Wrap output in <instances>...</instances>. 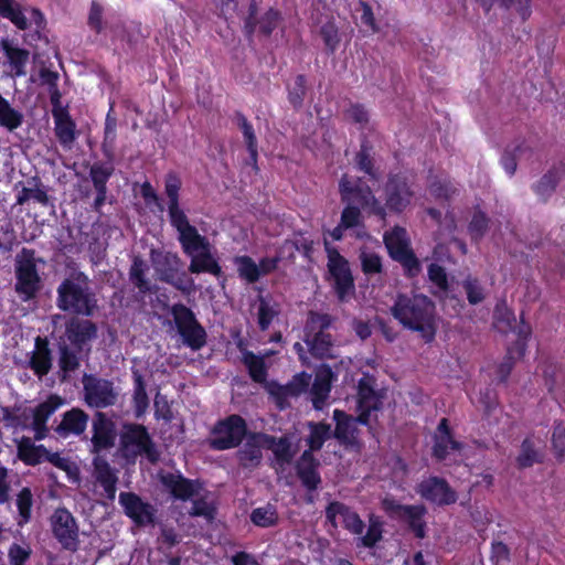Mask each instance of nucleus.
Instances as JSON below:
<instances>
[{"mask_svg":"<svg viewBox=\"0 0 565 565\" xmlns=\"http://www.w3.org/2000/svg\"><path fill=\"white\" fill-rule=\"evenodd\" d=\"M393 317L405 328L431 341L436 333L435 305L424 295H398L391 308Z\"/></svg>","mask_w":565,"mask_h":565,"instance_id":"obj_1","label":"nucleus"},{"mask_svg":"<svg viewBox=\"0 0 565 565\" xmlns=\"http://www.w3.org/2000/svg\"><path fill=\"white\" fill-rule=\"evenodd\" d=\"M341 200L347 204L341 214V226L353 228L361 224V211L377 215L384 218L386 215L384 205L373 195L369 186H361L344 174L339 183Z\"/></svg>","mask_w":565,"mask_h":565,"instance_id":"obj_2","label":"nucleus"},{"mask_svg":"<svg viewBox=\"0 0 565 565\" xmlns=\"http://www.w3.org/2000/svg\"><path fill=\"white\" fill-rule=\"evenodd\" d=\"M181 247L190 258L189 270L192 274L209 273L221 275V267L212 255L209 239L201 235L196 227L189 225L177 231Z\"/></svg>","mask_w":565,"mask_h":565,"instance_id":"obj_3","label":"nucleus"},{"mask_svg":"<svg viewBox=\"0 0 565 565\" xmlns=\"http://www.w3.org/2000/svg\"><path fill=\"white\" fill-rule=\"evenodd\" d=\"M57 307L64 311L90 316L96 299L89 291L87 277L82 273L66 278L57 288Z\"/></svg>","mask_w":565,"mask_h":565,"instance_id":"obj_4","label":"nucleus"},{"mask_svg":"<svg viewBox=\"0 0 565 565\" xmlns=\"http://www.w3.org/2000/svg\"><path fill=\"white\" fill-rule=\"evenodd\" d=\"M119 451L128 461L135 462L138 456H146L150 461L157 460L154 445L142 425H125L120 434Z\"/></svg>","mask_w":565,"mask_h":565,"instance_id":"obj_5","label":"nucleus"},{"mask_svg":"<svg viewBox=\"0 0 565 565\" xmlns=\"http://www.w3.org/2000/svg\"><path fill=\"white\" fill-rule=\"evenodd\" d=\"M331 324V318L328 315H309L306 324V343L312 355L319 359L333 358L334 345L332 337L326 330Z\"/></svg>","mask_w":565,"mask_h":565,"instance_id":"obj_6","label":"nucleus"},{"mask_svg":"<svg viewBox=\"0 0 565 565\" xmlns=\"http://www.w3.org/2000/svg\"><path fill=\"white\" fill-rule=\"evenodd\" d=\"M15 291L24 301L32 299L40 289L41 279L36 269L34 252L23 248L14 262Z\"/></svg>","mask_w":565,"mask_h":565,"instance_id":"obj_7","label":"nucleus"},{"mask_svg":"<svg viewBox=\"0 0 565 565\" xmlns=\"http://www.w3.org/2000/svg\"><path fill=\"white\" fill-rule=\"evenodd\" d=\"M171 313L183 343L192 350H200L206 342V333L194 313L184 305H174Z\"/></svg>","mask_w":565,"mask_h":565,"instance_id":"obj_8","label":"nucleus"},{"mask_svg":"<svg viewBox=\"0 0 565 565\" xmlns=\"http://www.w3.org/2000/svg\"><path fill=\"white\" fill-rule=\"evenodd\" d=\"M246 434V424L238 415H232L220 422L213 429L210 445L217 450L234 448Z\"/></svg>","mask_w":565,"mask_h":565,"instance_id":"obj_9","label":"nucleus"},{"mask_svg":"<svg viewBox=\"0 0 565 565\" xmlns=\"http://www.w3.org/2000/svg\"><path fill=\"white\" fill-rule=\"evenodd\" d=\"M0 15L10 20L19 30L44 26V17L35 8H24L15 0H0Z\"/></svg>","mask_w":565,"mask_h":565,"instance_id":"obj_10","label":"nucleus"},{"mask_svg":"<svg viewBox=\"0 0 565 565\" xmlns=\"http://www.w3.org/2000/svg\"><path fill=\"white\" fill-rule=\"evenodd\" d=\"M328 268L333 278L334 289L341 301L348 300L354 292V284L348 262L335 250L327 246Z\"/></svg>","mask_w":565,"mask_h":565,"instance_id":"obj_11","label":"nucleus"},{"mask_svg":"<svg viewBox=\"0 0 565 565\" xmlns=\"http://www.w3.org/2000/svg\"><path fill=\"white\" fill-rule=\"evenodd\" d=\"M51 527L54 537L60 544L70 551H75L78 545V525L72 513L58 508L51 516Z\"/></svg>","mask_w":565,"mask_h":565,"instance_id":"obj_12","label":"nucleus"},{"mask_svg":"<svg viewBox=\"0 0 565 565\" xmlns=\"http://www.w3.org/2000/svg\"><path fill=\"white\" fill-rule=\"evenodd\" d=\"M83 385L85 402L89 406L104 408L116 403L117 393L111 382L86 375L83 380Z\"/></svg>","mask_w":565,"mask_h":565,"instance_id":"obj_13","label":"nucleus"},{"mask_svg":"<svg viewBox=\"0 0 565 565\" xmlns=\"http://www.w3.org/2000/svg\"><path fill=\"white\" fill-rule=\"evenodd\" d=\"M119 503L124 508L127 516L140 526L153 525L156 509L150 503L143 502L132 492H121Z\"/></svg>","mask_w":565,"mask_h":565,"instance_id":"obj_14","label":"nucleus"},{"mask_svg":"<svg viewBox=\"0 0 565 565\" xmlns=\"http://www.w3.org/2000/svg\"><path fill=\"white\" fill-rule=\"evenodd\" d=\"M413 195L414 192L408 180L403 175H394L385 185L386 204L384 207L393 212H402L411 204Z\"/></svg>","mask_w":565,"mask_h":565,"instance_id":"obj_15","label":"nucleus"},{"mask_svg":"<svg viewBox=\"0 0 565 565\" xmlns=\"http://www.w3.org/2000/svg\"><path fill=\"white\" fill-rule=\"evenodd\" d=\"M418 493L426 500L436 504H451L456 502L457 495L448 483L440 478L430 477L418 486Z\"/></svg>","mask_w":565,"mask_h":565,"instance_id":"obj_16","label":"nucleus"},{"mask_svg":"<svg viewBox=\"0 0 565 565\" xmlns=\"http://www.w3.org/2000/svg\"><path fill=\"white\" fill-rule=\"evenodd\" d=\"M181 188L180 179L174 174H169L166 179V193L168 196V212L171 225L179 231L190 224L188 216L179 205V190Z\"/></svg>","mask_w":565,"mask_h":565,"instance_id":"obj_17","label":"nucleus"},{"mask_svg":"<svg viewBox=\"0 0 565 565\" xmlns=\"http://www.w3.org/2000/svg\"><path fill=\"white\" fill-rule=\"evenodd\" d=\"M326 515L328 521H330L333 526H337L339 523H341L347 530H349L353 534H363V521L355 512L350 510L347 505L340 502H332L327 508Z\"/></svg>","mask_w":565,"mask_h":565,"instance_id":"obj_18","label":"nucleus"},{"mask_svg":"<svg viewBox=\"0 0 565 565\" xmlns=\"http://www.w3.org/2000/svg\"><path fill=\"white\" fill-rule=\"evenodd\" d=\"M164 488L173 498L186 501L200 495L201 484L189 480L179 473H167L161 477Z\"/></svg>","mask_w":565,"mask_h":565,"instance_id":"obj_19","label":"nucleus"},{"mask_svg":"<svg viewBox=\"0 0 565 565\" xmlns=\"http://www.w3.org/2000/svg\"><path fill=\"white\" fill-rule=\"evenodd\" d=\"M116 429L113 420L107 418L105 414L97 413L93 420L92 444L95 452L106 450L115 445Z\"/></svg>","mask_w":565,"mask_h":565,"instance_id":"obj_20","label":"nucleus"},{"mask_svg":"<svg viewBox=\"0 0 565 565\" xmlns=\"http://www.w3.org/2000/svg\"><path fill=\"white\" fill-rule=\"evenodd\" d=\"M381 405L380 397L373 387L371 377L365 376L359 382L358 408L360 411L359 419L362 424H367L371 413L377 411Z\"/></svg>","mask_w":565,"mask_h":565,"instance_id":"obj_21","label":"nucleus"},{"mask_svg":"<svg viewBox=\"0 0 565 565\" xmlns=\"http://www.w3.org/2000/svg\"><path fill=\"white\" fill-rule=\"evenodd\" d=\"M54 118V132L64 149H72L76 139V124L65 108L52 110Z\"/></svg>","mask_w":565,"mask_h":565,"instance_id":"obj_22","label":"nucleus"},{"mask_svg":"<svg viewBox=\"0 0 565 565\" xmlns=\"http://www.w3.org/2000/svg\"><path fill=\"white\" fill-rule=\"evenodd\" d=\"M62 405L63 401L58 396L52 395L32 411V429L34 430V437L36 440L45 438L47 433L46 422Z\"/></svg>","mask_w":565,"mask_h":565,"instance_id":"obj_23","label":"nucleus"},{"mask_svg":"<svg viewBox=\"0 0 565 565\" xmlns=\"http://www.w3.org/2000/svg\"><path fill=\"white\" fill-rule=\"evenodd\" d=\"M1 50L7 58L9 75L13 78L26 75V65L30 58V52L13 45L11 42L3 40Z\"/></svg>","mask_w":565,"mask_h":565,"instance_id":"obj_24","label":"nucleus"},{"mask_svg":"<svg viewBox=\"0 0 565 565\" xmlns=\"http://www.w3.org/2000/svg\"><path fill=\"white\" fill-rule=\"evenodd\" d=\"M266 434H253L247 437L243 448L238 451L239 462L246 467H256L259 465L263 454L262 450L266 449Z\"/></svg>","mask_w":565,"mask_h":565,"instance_id":"obj_25","label":"nucleus"},{"mask_svg":"<svg viewBox=\"0 0 565 565\" xmlns=\"http://www.w3.org/2000/svg\"><path fill=\"white\" fill-rule=\"evenodd\" d=\"M333 417L337 422L334 437L345 446H358V423H361L359 417L353 418L341 411H334Z\"/></svg>","mask_w":565,"mask_h":565,"instance_id":"obj_26","label":"nucleus"},{"mask_svg":"<svg viewBox=\"0 0 565 565\" xmlns=\"http://www.w3.org/2000/svg\"><path fill=\"white\" fill-rule=\"evenodd\" d=\"M151 262L162 281H172V275L182 266L180 257L170 252L151 250Z\"/></svg>","mask_w":565,"mask_h":565,"instance_id":"obj_27","label":"nucleus"},{"mask_svg":"<svg viewBox=\"0 0 565 565\" xmlns=\"http://www.w3.org/2000/svg\"><path fill=\"white\" fill-rule=\"evenodd\" d=\"M94 477L104 489V495L113 501L116 495L118 477L105 459L99 457L94 459Z\"/></svg>","mask_w":565,"mask_h":565,"instance_id":"obj_28","label":"nucleus"},{"mask_svg":"<svg viewBox=\"0 0 565 565\" xmlns=\"http://www.w3.org/2000/svg\"><path fill=\"white\" fill-rule=\"evenodd\" d=\"M319 462L315 459L310 450H306L297 463V472L303 486L309 490H315L320 483V477L317 471Z\"/></svg>","mask_w":565,"mask_h":565,"instance_id":"obj_29","label":"nucleus"},{"mask_svg":"<svg viewBox=\"0 0 565 565\" xmlns=\"http://www.w3.org/2000/svg\"><path fill=\"white\" fill-rule=\"evenodd\" d=\"M461 444L452 439L448 428V422L443 418L438 425V435L434 446V455L436 458L444 460L449 455L460 451Z\"/></svg>","mask_w":565,"mask_h":565,"instance_id":"obj_30","label":"nucleus"},{"mask_svg":"<svg viewBox=\"0 0 565 565\" xmlns=\"http://www.w3.org/2000/svg\"><path fill=\"white\" fill-rule=\"evenodd\" d=\"M266 449L273 451L275 457V466L284 468L289 465L296 454L291 447V441L288 437L276 438L267 435Z\"/></svg>","mask_w":565,"mask_h":565,"instance_id":"obj_31","label":"nucleus"},{"mask_svg":"<svg viewBox=\"0 0 565 565\" xmlns=\"http://www.w3.org/2000/svg\"><path fill=\"white\" fill-rule=\"evenodd\" d=\"M87 422L88 416L82 409L73 408L64 414L56 430L62 436L79 435L86 429Z\"/></svg>","mask_w":565,"mask_h":565,"instance_id":"obj_32","label":"nucleus"},{"mask_svg":"<svg viewBox=\"0 0 565 565\" xmlns=\"http://www.w3.org/2000/svg\"><path fill=\"white\" fill-rule=\"evenodd\" d=\"M28 364L40 377L47 374L51 369V353L47 348V343L40 337L35 340V349L32 352Z\"/></svg>","mask_w":565,"mask_h":565,"instance_id":"obj_33","label":"nucleus"},{"mask_svg":"<svg viewBox=\"0 0 565 565\" xmlns=\"http://www.w3.org/2000/svg\"><path fill=\"white\" fill-rule=\"evenodd\" d=\"M541 441L533 437L525 438L520 448L516 457V465L519 468H529L543 458Z\"/></svg>","mask_w":565,"mask_h":565,"instance_id":"obj_34","label":"nucleus"},{"mask_svg":"<svg viewBox=\"0 0 565 565\" xmlns=\"http://www.w3.org/2000/svg\"><path fill=\"white\" fill-rule=\"evenodd\" d=\"M385 246L393 259L411 252L407 233L402 227H395L384 235Z\"/></svg>","mask_w":565,"mask_h":565,"instance_id":"obj_35","label":"nucleus"},{"mask_svg":"<svg viewBox=\"0 0 565 565\" xmlns=\"http://www.w3.org/2000/svg\"><path fill=\"white\" fill-rule=\"evenodd\" d=\"M46 452L47 449L44 446H35L29 437H22L18 441L19 458L28 465L34 466L40 463Z\"/></svg>","mask_w":565,"mask_h":565,"instance_id":"obj_36","label":"nucleus"},{"mask_svg":"<svg viewBox=\"0 0 565 565\" xmlns=\"http://www.w3.org/2000/svg\"><path fill=\"white\" fill-rule=\"evenodd\" d=\"M310 376L302 375L286 386L271 387L270 393L276 396V402L280 408L285 407L286 399L289 396H297L309 385Z\"/></svg>","mask_w":565,"mask_h":565,"instance_id":"obj_37","label":"nucleus"},{"mask_svg":"<svg viewBox=\"0 0 565 565\" xmlns=\"http://www.w3.org/2000/svg\"><path fill=\"white\" fill-rule=\"evenodd\" d=\"M257 322L262 330L268 329L273 320L278 316L279 308L276 301L267 297H259L255 305Z\"/></svg>","mask_w":565,"mask_h":565,"instance_id":"obj_38","label":"nucleus"},{"mask_svg":"<svg viewBox=\"0 0 565 565\" xmlns=\"http://www.w3.org/2000/svg\"><path fill=\"white\" fill-rule=\"evenodd\" d=\"M403 511L402 519L408 523L417 537L423 539L425 536V522L423 520L426 512L425 508L423 505H406Z\"/></svg>","mask_w":565,"mask_h":565,"instance_id":"obj_39","label":"nucleus"},{"mask_svg":"<svg viewBox=\"0 0 565 565\" xmlns=\"http://www.w3.org/2000/svg\"><path fill=\"white\" fill-rule=\"evenodd\" d=\"M309 435L306 439L309 446L310 452L319 450L323 446L324 441L331 436V426L323 423H309Z\"/></svg>","mask_w":565,"mask_h":565,"instance_id":"obj_40","label":"nucleus"},{"mask_svg":"<svg viewBox=\"0 0 565 565\" xmlns=\"http://www.w3.org/2000/svg\"><path fill=\"white\" fill-rule=\"evenodd\" d=\"M22 121L23 115L0 95V125L12 131L19 128Z\"/></svg>","mask_w":565,"mask_h":565,"instance_id":"obj_41","label":"nucleus"},{"mask_svg":"<svg viewBox=\"0 0 565 565\" xmlns=\"http://www.w3.org/2000/svg\"><path fill=\"white\" fill-rule=\"evenodd\" d=\"M44 459L51 462L56 468L66 472V476L70 481L76 482L79 480V469L77 465L72 461L70 458L62 457L57 452H50L47 450Z\"/></svg>","mask_w":565,"mask_h":565,"instance_id":"obj_42","label":"nucleus"},{"mask_svg":"<svg viewBox=\"0 0 565 565\" xmlns=\"http://www.w3.org/2000/svg\"><path fill=\"white\" fill-rule=\"evenodd\" d=\"M237 273L241 278L252 284L257 281L259 276L258 265L248 256H237L234 258Z\"/></svg>","mask_w":565,"mask_h":565,"instance_id":"obj_43","label":"nucleus"},{"mask_svg":"<svg viewBox=\"0 0 565 565\" xmlns=\"http://www.w3.org/2000/svg\"><path fill=\"white\" fill-rule=\"evenodd\" d=\"M113 173V168L105 164H94L90 168V178L97 193L102 199L106 195V183Z\"/></svg>","mask_w":565,"mask_h":565,"instance_id":"obj_44","label":"nucleus"},{"mask_svg":"<svg viewBox=\"0 0 565 565\" xmlns=\"http://www.w3.org/2000/svg\"><path fill=\"white\" fill-rule=\"evenodd\" d=\"M134 404L137 417L142 416L146 413L149 405V399L142 376L138 373H135Z\"/></svg>","mask_w":565,"mask_h":565,"instance_id":"obj_45","label":"nucleus"},{"mask_svg":"<svg viewBox=\"0 0 565 565\" xmlns=\"http://www.w3.org/2000/svg\"><path fill=\"white\" fill-rule=\"evenodd\" d=\"M29 200H33L42 205L49 204V195L43 186H23L17 196V204L23 205Z\"/></svg>","mask_w":565,"mask_h":565,"instance_id":"obj_46","label":"nucleus"},{"mask_svg":"<svg viewBox=\"0 0 565 565\" xmlns=\"http://www.w3.org/2000/svg\"><path fill=\"white\" fill-rule=\"evenodd\" d=\"M33 505V495L29 488H23L17 497V507L19 511V525L29 522L31 518V508Z\"/></svg>","mask_w":565,"mask_h":565,"instance_id":"obj_47","label":"nucleus"},{"mask_svg":"<svg viewBox=\"0 0 565 565\" xmlns=\"http://www.w3.org/2000/svg\"><path fill=\"white\" fill-rule=\"evenodd\" d=\"M252 522L257 526H271L277 522V512L273 505H265L262 508H257L252 512L250 515Z\"/></svg>","mask_w":565,"mask_h":565,"instance_id":"obj_48","label":"nucleus"},{"mask_svg":"<svg viewBox=\"0 0 565 565\" xmlns=\"http://www.w3.org/2000/svg\"><path fill=\"white\" fill-rule=\"evenodd\" d=\"M244 363L254 381L262 383L266 380V369L263 358L247 352L244 354Z\"/></svg>","mask_w":565,"mask_h":565,"instance_id":"obj_49","label":"nucleus"},{"mask_svg":"<svg viewBox=\"0 0 565 565\" xmlns=\"http://www.w3.org/2000/svg\"><path fill=\"white\" fill-rule=\"evenodd\" d=\"M382 523L376 518H370L367 531L359 535V542L365 547H373L382 540Z\"/></svg>","mask_w":565,"mask_h":565,"instance_id":"obj_50","label":"nucleus"},{"mask_svg":"<svg viewBox=\"0 0 565 565\" xmlns=\"http://www.w3.org/2000/svg\"><path fill=\"white\" fill-rule=\"evenodd\" d=\"M68 333L70 338L74 337L75 341L84 342L96 335V327L90 321L72 323Z\"/></svg>","mask_w":565,"mask_h":565,"instance_id":"obj_51","label":"nucleus"},{"mask_svg":"<svg viewBox=\"0 0 565 565\" xmlns=\"http://www.w3.org/2000/svg\"><path fill=\"white\" fill-rule=\"evenodd\" d=\"M558 181V173L556 171H550L541 178V180L536 183L534 190L536 194L540 195L542 199H546L555 190V186Z\"/></svg>","mask_w":565,"mask_h":565,"instance_id":"obj_52","label":"nucleus"},{"mask_svg":"<svg viewBox=\"0 0 565 565\" xmlns=\"http://www.w3.org/2000/svg\"><path fill=\"white\" fill-rule=\"evenodd\" d=\"M146 265L141 259H135L130 268V280L140 292L149 290V282L145 278Z\"/></svg>","mask_w":565,"mask_h":565,"instance_id":"obj_53","label":"nucleus"},{"mask_svg":"<svg viewBox=\"0 0 565 565\" xmlns=\"http://www.w3.org/2000/svg\"><path fill=\"white\" fill-rule=\"evenodd\" d=\"M116 119L108 114L105 120L103 149L107 157H111L116 141Z\"/></svg>","mask_w":565,"mask_h":565,"instance_id":"obj_54","label":"nucleus"},{"mask_svg":"<svg viewBox=\"0 0 565 565\" xmlns=\"http://www.w3.org/2000/svg\"><path fill=\"white\" fill-rule=\"evenodd\" d=\"M362 269L365 274H379L382 270L381 257L367 249H363L360 255Z\"/></svg>","mask_w":565,"mask_h":565,"instance_id":"obj_55","label":"nucleus"},{"mask_svg":"<svg viewBox=\"0 0 565 565\" xmlns=\"http://www.w3.org/2000/svg\"><path fill=\"white\" fill-rule=\"evenodd\" d=\"M331 384L315 380L311 387L312 403L316 409H321L329 396Z\"/></svg>","mask_w":565,"mask_h":565,"instance_id":"obj_56","label":"nucleus"},{"mask_svg":"<svg viewBox=\"0 0 565 565\" xmlns=\"http://www.w3.org/2000/svg\"><path fill=\"white\" fill-rule=\"evenodd\" d=\"M239 127L242 129L244 139H245L246 145H247V149H248V151L250 153V157H252L253 160H256V157H257V140H256V136L254 134V129H253L252 125L243 116L239 117Z\"/></svg>","mask_w":565,"mask_h":565,"instance_id":"obj_57","label":"nucleus"},{"mask_svg":"<svg viewBox=\"0 0 565 565\" xmlns=\"http://www.w3.org/2000/svg\"><path fill=\"white\" fill-rule=\"evenodd\" d=\"M320 34L324 41L326 46L331 52H333L340 42L338 28L334 22L328 21L326 24H323L321 26Z\"/></svg>","mask_w":565,"mask_h":565,"instance_id":"obj_58","label":"nucleus"},{"mask_svg":"<svg viewBox=\"0 0 565 565\" xmlns=\"http://www.w3.org/2000/svg\"><path fill=\"white\" fill-rule=\"evenodd\" d=\"M428 277L439 291H446L448 289L447 274L441 266L430 264L428 267Z\"/></svg>","mask_w":565,"mask_h":565,"instance_id":"obj_59","label":"nucleus"},{"mask_svg":"<svg viewBox=\"0 0 565 565\" xmlns=\"http://www.w3.org/2000/svg\"><path fill=\"white\" fill-rule=\"evenodd\" d=\"M488 227V218L481 212L473 214L469 223V233L473 239H479L483 236Z\"/></svg>","mask_w":565,"mask_h":565,"instance_id":"obj_60","label":"nucleus"},{"mask_svg":"<svg viewBox=\"0 0 565 565\" xmlns=\"http://www.w3.org/2000/svg\"><path fill=\"white\" fill-rule=\"evenodd\" d=\"M456 192V189L446 180L434 181L429 185V193L436 199H448Z\"/></svg>","mask_w":565,"mask_h":565,"instance_id":"obj_61","label":"nucleus"},{"mask_svg":"<svg viewBox=\"0 0 565 565\" xmlns=\"http://www.w3.org/2000/svg\"><path fill=\"white\" fill-rule=\"evenodd\" d=\"M181 541L180 535L173 527L162 526L160 536L158 537L159 547L170 550Z\"/></svg>","mask_w":565,"mask_h":565,"instance_id":"obj_62","label":"nucleus"},{"mask_svg":"<svg viewBox=\"0 0 565 565\" xmlns=\"http://www.w3.org/2000/svg\"><path fill=\"white\" fill-rule=\"evenodd\" d=\"M306 94V78L302 75H298L295 78L294 86L289 90V100L295 107H299L303 100Z\"/></svg>","mask_w":565,"mask_h":565,"instance_id":"obj_63","label":"nucleus"},{"mask_svg":"<svg viewBox=\"0 0 565 565\" xmlns=\"http://www.w3.org/2000/svg\"><path fill=\"white\" fill-rule=\"evenodd\" d=\"M79 365L77 355L67 348L61 350L60 366L65 375L75 371Z\"/></svg>","mask_w":565,"mask_h":565,"instance_id":"obj_64","label":"nucleus"}]
</instances>
